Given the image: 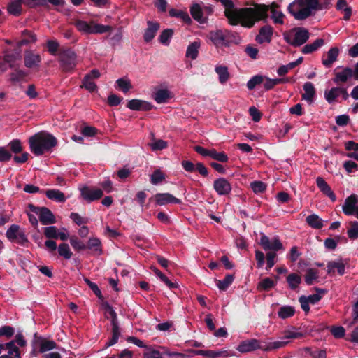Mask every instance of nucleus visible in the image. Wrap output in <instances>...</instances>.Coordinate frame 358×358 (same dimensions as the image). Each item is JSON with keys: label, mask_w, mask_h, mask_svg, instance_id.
<instances>
[{"label": "nucleus", "mask_w": 358, "mask_h": 358, "mask_svg": "<svg viewBox=\"0 0 358 358\" xmlns=\"http://www.w3.org/2000/svg\"><path fill=\"white\" fill-rule=\"evenodd\" d=\"M225 8L224 14L230 24L238 23L247 28L252 27L259 20H265L267 17L268 7L264 4H255L252 7L234 8L231 0H218Z\"/></svg>", "instance_id": "f257e3e1"}, {"label": "nucleus", "mask_w": 358, "mask_h": 358, "mask_svg": "<svg viewBox=\"0 0 358 358\" xmlns=\"http://www.w3.org/2000/svg\"><path fill=\"white\" fill-rule=\"evenodd\" d=\"M319 0H294L287 10L298 20H305L320 10Z\"/></svg>", "instance_id": "f03ea898"}, {"label": "nucleus", "mask_w": 358, "mask_h": 358, "mask_svg": "<svg viewBox=\"0 0 358 358\" xmlns=\"http://www.w3.org/2000/svg\"><path fill=\"white\" fill-rule=\"evenodd\" d=\"M29 142L30 150L37 156L42 155L57 143L55 136L45 132H39L31 136Z\"/></svg>", "instance_id": "7ed1b4c3"}, {"label": "nucleus", "mask_w": 358, "mask_h": 358, "mask_svg": "<svg viewBox=\"0 0 358 358\" xmlns=\"http://www.w3.org/2000/svg\"><path fill=\"white\" fill-rule=\"evenodd\" d=\"M73 24L78 31L84 34H102L113 30L111 26L97 24L94 21L87 22L78 19Z\"/></svg>", "instance_id": "20e7f679"}, {"label": "nucleus", "mask_w": 358, "mask_h": 358, "mask_svg": "<svg viewBox=\"0 0 358 358\" xmlns=\"http://www.w3.org/2000/svg\"><path fill=\"white\" fill-rule=\"evenodd\" d=\"M208 38L217 49L229 47L234 42V34L225 29L210 31L208 33Z\"/></svg>", "instance_id": "39448f33"}, {"label": "nucleus", "mask_w": 358, "mask_h": 358, "mask_svg": "<svg viewBox=\"0 0 358 358\" xmlns=\"http://www.w3.org/2000/svg\"><path fill=\"white\" fill-rule=\"evenodd\" d=\"M309 37L310 33L304 27H295L283 33L284 40L294 47L303 45Z\"/></svg>", "instance_id": "423d86ee"}, {"label": "nucleus", "mask_w": 358, "mask_h": 358, "mask_svg": "<svg viewBox=\"0 0 358 358\" xmlns=\"http://www.w3.org/2000/svg\"><path fill=\"white\" fill-rule=\"evenodd\" d=\"M325 100L330 104L335 102L346 101L349 98L347 90L343 87H334L330 90H326L324 93Z\"/></svg>", "instance_id": "0eeeda50"}, {"label": "nucleus", "mask_w": 358, "mask_h": 358, "mask_svg": "<svg viewBox=\"0 0 358 358\" xmlns=\"http://www.w3.org/2000/svg\"><path fill=\"white\" fill-rule=\"evenodd\" d=\"M213 12V9L210 6H202L199 3H194L190 8V13L192 17L201 24L207 22V15Z\"/></svg>", "instance_id": "6e6552de"}, {"label": "nucleus", "mask_w": 358, "mask_h": 358, "mask_svg": "<svg viewBox=\"0 0 358 358\" xmlns=\"http://www.w3.org/2000/svg\"><path fill=\"white\" fill-rule=\"evenodd\" d=\"M259 244L264 250H272L275 252L283 250L284 247L278 236L269 238L262 234L260 237Z\"/></svg>", "instance_id": "1a4fd4ad"}, {"label": "nucleus", "mask_w": 358, "mask_h": 358, "mask_svg": "<svg viewBox=\"0 0 358 358\" xmlns=\"http://www.w3.org/2000/svg\"><path fill=\"white\" fill-rule=\"evenodd\" d=\"M29 208L33 213L38 215L39 220L42 224L48 225L56 222L53 213L48 208L45 207H35L33 205H30Z\"/></svg>", "instance_id": "9d476101"}, {"label": "nucleus", "mask_w": 358, "mask_h": 358, "mask_svg": "<svg viewBox=\"0 0 358 358\" xmlns=\"http://www.w3.org/2000/svg\"><path fill=\"white\" fill-rule=\"evenodd\" d=\"M76 54L71 50L62 52L59 57V62L63 70L69 71L73 70L76 65Z\"/></svg>", "instance_id": "9b49d317"}, {"label": "nucleus", "mask_w": 358, "mask_h": 358, "mask_svg": "<svg viewBox=\"0 0 358 358\" xmlns=\"http://www.w3.org/2000/svg\"><path fill=\"white\" fill-rule=\"evenodd\" d=\"M6 235L7 238L11 242H16L21 245L28 242L24 232L21 231L20 227L17 224H12L7 229Z\"/></svg>", "instance_id": "f8f14e48"}, {"label": "nucleus", "mask_w": 358, "mask_h": 358, "mask_svg": "<svg viewBox=\"0 0 358 358\" xmlns=\"http://www.w3.org/2000/svg\"><path fill=\"white\" fill-rule=\"evenodd\" d=\"M0 358H21V352L13 342L0 343Z\"/></svg>", "instance_id": "ddd939ff"}, {"label": "nucleus", "mask_w": 358, "mask_h": 358, "mask_svg": "<svg viewBox=\"0 0 358 358\" xmlns=\"http://www.w3.org/2000/svg\"><path fill=\"white\" fill-rule=\"evenodd\" d=\"M81 197L87 203H91L94 201L101 199L103 192L101 189L91 188L88 186L84 185L79 188Z\"/></svg>", "instance_id": "4468645a"}, {"label": "nucleus", "mask_w": 358, "mask_h": 358, "mask_svg": "<svg viewBox=\"0 0 358 358\" xmlns=\"http://www.w3.org/2000/svg\"><path fill=\"white\" fill-rule=\"evenodd\" d=\"M257 349L264 351L263 341L256 338L243 341L236 348V350L241 353L252 352Z\"/></svg>", "instance_id": "2eb2a0df"}, {"label": "nucleus", "mask_w": 358, "mask_h": 358, "mask_svg": "<svg viewBox=\"0 0 358 358\" xmlns=\"http://www.w3.org/2000/svg\"><path fill=\"white\" fill-rule=\"evenodd\" d=\"M358 196L351 194L346 198L342 206L343 212L346 215H355L358 218Z\"/></svg>", "instance_id": "dca6fc26"}, {"label": "nucleus", "mask_w": 358, "mask_h": 358, "mask_svg": "<svg viewBox=\"0 0 358 358\" xmlns=\"http://www.w3.org/2000/svg\"><path fill=\"white\" fill-rule=\"evenodd\" d=\"M194 354L196 355H201L206 358H220V357H228L234 355L231 351L227 350H194Z\"/></svg>", "instance_id": "f3484780"}, {"label": "nucleus", "mask_w": 358, "mask_h": 358, "mask_svg": "<svg viewBox=\"0 0 358 358\" xmlns=\"http://www.w3.org/2000/svg\"><path fill=\"white\" fill-rule=\"evenodd\" d=\"M22 58L21 51L16 50L15 52H10L6 51L4 52L3 57L1 59L4 62L5 71L8 67L14 68L17 61H20Z\"/></svg>", "instance_id": "a211bd4d"}, {"label": "nucleus", "mask_w": 358, "mask_h": 358, "mask_svg": "<svg viewBox=\"0 0 358 358\" xmlns=\"http://www.w3.org/2000/svg\"><path fill=\"white\" fill-rule=\"evenodd\" d=\"M213 188L220 196L227 195L231 191V185L224 178H219L213 182Z\"/></svg>", "instance_id": "6ab92c4d"}, {"label": "nucleus", "mask_w": 358, "mask_h": 358, "mask_svg": "<svg viewBox=\"0 0 358 358\" xmlns=\"http://www.w3.org/2000/svg\"><path fill=\"white\" fill-rule=\"evenodd\" d=\"M273 34V29L271 25H264L260 28L258 35L256 36V41L260 44L271 41Z\"/></svg>", "instance_id": "aec40b11"}, {"label": "nucleus", "mask_w": 358, "mask_h": 358, "mask_svg": "<svg viewBox=\"0 0 358 358\" xmlns=\"http://www.w3.org/2000/svg\"><path fill=\"white\" fill-rule=\"evenodd\" d=\"M155 203L157 206H164L169 203L180 204L181 200L169 193H157L155 195Z\"/></svg>", "instance_id": "412c9836"}, {"label": "nucleus", "mask_w": 358, "mask_h": 358, "mask_svg": "<svg viewBox=\"0 0 358 358\" xmlns=\"http://www.w3.org/2000/svg\"><path fill=\"white\" fill-rule=\"evenodd\" d=\"M340 50L337 47L331 48L327 53L322 57V64L327 68H329L337 60Z\"/></svg>", "instance_id": "4be33fe9"}, {"label": "nucleus", "mask_w": 358, "mask_h": 358, "mask_svg": "<svg viewBox=\"0 0 358 358\" xmlns=\"http://www.w3.org/2000/svg\"><path fill=\"white\" fill-rule=\"evenodd\" d=\"M147 24L148 27L145 29L143 39L146 43H150L155 37L160 25L159 23L154 21H148Z\"/></svg>", "instance_id": "5701e85b"}, {"label": "nucleus", "mask_w": 358, "mask_h": 358, "mask_svg": "<svg viewBox=\"0 0 358 358\" xmlns=\"http://www.w3.org/2000/svg\"><path fill=\"white\" fill-rule=\"evenodd\" d=\"M265 6L268 8V10H271V19H272L273 23L278 24H283L285 22L284 20H285V15L282 13V12L281 10H279L278 9V6L275 3H272L270 6H267V5H265ZM268 12V11H267V13ZM267 19H268V17H266V19L265 20H263V21L266 22Z\"/></svg>", "instance_id": "b1692460"}, {"label": "nucleus", "mask_w": 358, "mask_h": 358, "mask_svg": "<svg viewBox=\"0 0 358 358\" xmlns=\"http://www.w3.org/2000/svg\"><path fill=\"white\" fill-rule=\"evenodd\" d=\"M127 107L133 110L147 111L152 108V105L145 101L131 99L128 101Z\"/></svg>", "instance_id": "393cba45"}, {"label": "nucleus", "mask_w": 358, "mask_h": 358, "mask_svg": "<svg viewBox=\"0 0 358 358\" xmlns=\"http://www.w3.org/2000/svg\"><path fill=\"white\" fill-rule=\"evenodd\" d=\"M24 65L29 69L38 67L41 58L38 54H34L31 51H27L24 55Z\"/></svg>", "instance_id": "a878e982"}, {"label": "nucleus", "mask_w": 358, "mask_h": 358, "mask_svg": "<svg viewBox=\"0 0 358 358\" xmlns=\"http://www.w3.org/2000/svg\"><path fill=\"white\" fill-rule=\"evenodd\" d=\"M316 184L320 189V190L328 196L332 201H336V195L334 192L331 190L330 186L327 184V182L322 178L317 177L316 178Z\"/></svg>", "instance_id": "bb28decb"}, {"label": "nucleus", "mask_w": 358, "mask_h": 358, "mask_svg": "<svg viewBox=\"0 0 358 358\" xmlns=\"http://www.w3.org/2000/svg\"><path fill=\"white\" fill-rule=\"evenodd\" d=\"M354 77V71L352 68L345 67L341 71L336 72L334 78L335 83H345Z\"/></svg>", "instance_id": "cd10ccee"}, {"label": "nucleus", "mask_w": 358, "mask_h": 358, "mask_svg": "<svg viewBox=\"0 0 358 358\" xmlns=\"http://www.w3.org/2000/svg\"><path fill=\"white\" fill-rule=\"evenodd\" d=\"M152 97L157 103H164L172 97L171 92L167 89H157L154 92Z\"/></svg>", "instance_id": "c85d7f7f"}, {"label": "nucleus", "mask_w": 358, "mask_h": 358, "mask_svg": "<svg viewBox=\"0 0 358 358\" xmlns=\"http://www.w3.org/2000/svg\"><path fill=\"white\" fill-rule=\"evenodd\" d=\"M215 71L218 76V80L220 84L224 85L230 78V73L228 67L224 65H217L215 67Z\"/></svg>", "instance_id": "c756f323"}, {"label": "nucleus", "mask_w": 358, "mask_h": 358, "mask_svg": "<svg viewBox=\"0 0 358 358\" xmlns=\"http://www.w3.org/2000/svg\"><path fill=\"white\" fill-rule=\"evenodd\" d=\"M287 345V341L284 340V336L275 341L266 342L263 341L264 351H271L282 348Z\"/></svg>", "instance_id": "7c9ffc66"}, {"label": "nucleus", "mask_w": 358, "mask_h": 358, "mask_svg": "<svg viewBox=\"0 0 358 358\" xmlns=\"http://www.w3.org/2000/svg\"><path fill=\"white\" fill-rule=\"evenodd\" d=\"M336 271H337L340 275H343L345 273V265L341 260L336 262L331 261L328 262L327 273L329 274H334Z\"/></svg>", "instance_id": "2f4dec72"}, {"label": "nucleus", "mask_w": 358, "mask_h": 358, "mask_svg": "<svg viewBox=\"0 0 358 358\" xmlns=\"http://www.w3.org/2000/svg\"><path fill=\"white\" fill-rule=\"evenodd\" d=\"M22 40L17 43V47L20 48L22 45H27L36 41V36L31 31L24 30L22 32Z\"/></svg>", "instance_id": "473e14b6"}, {"label": "nucleus", "mask_w": 358, "mask_h": 358, "mask_svg": "<svg viewBox=\"0 0 358 358\" xmlns=\"http://www.w3.org/2000/svg\"><path fill=\"white\" fill-rule=\"evenodd\" d=\"M303 90L304 93L302 94V99L309 103H312L315 95V89L313 84L310 82L305 83Z\"/></svg>", "instance_id": "72a5a7b5"}, {"label": "nucleus", "mask_w": 358, "mask_h": 358, "mask_svg": "<svg viewBox=\"0 0 358 358\" xmlns=\"http://www.w3.org/2000/svg\"><path fill=\"white\" fill-rule=\"evenodd\" d=\"M306 222L309 227L315 229H320L323 227V220L317 215V214H311L308 215Z\"/></svg>", "instance_id": "f704fd0d"}, {"label": "nucleus", "mask_w": 358, "mask_h": 358, "mask_svg": "<svg viewBox=\"0 0 358 358\" xmlns=\"http://www.w3.org/2000/svg\"><path fill=\"white\" fill-rule=\"evenodd\" d=\"M86 248L91 250L96 255L102 254L101 242L96 237L90 238L88 240Z\"/></svg>", "instance_id": "c9c22d12"}, {"label": "nucleus", "mask_w": 358, "mask_h": 358, "mask_svg": "<svg viewBox=\"0 0 358 358\" xmlns=\"http://www.w3.org/2000/svg\"><path fill=\"white\" fill-rule=\"evenodd\" d=\"M45 194L48 199L57 202L63 203L66 199L64 194L59 189H48Z\"/></svg>", "instance_id": "e433bc0d"}, {"label": "nucleus", "mask_w": 358, "mask_h": 358, "mask_svg": "<svg viewBox=\"0 0 358 358\" xmlns=\"http://www.w3.org/2000/svg\"><path fill=\"white\" fill-rule=\"evenodd\" d=\"M36 344H38L39 348V352L41 353H44L45 352L50 351L56 348L57 344L53 341L46 340L43 338H40L36 341Z\"/></svg>", "instance_id": "4c0bfd02"}, {"label": "nucleus", "mask_w": 358, "mask_h": 358, "mask_svg": "<svg viewBox=\"0 0 358 358\" xmlns=\"http://www.w3.org/2000/svg\"><path fill=\"white\" fill-rule=\"evenodd\" d=\"M324 44V41L322 38H317L314 41L313 43L306 44L304 45L301 50L303 54H310L312 53L320 48H321Z\"/></svg>", "instance_id": "58836bf2"}, {"label": "nucleus", "mask_w": 358, "mask_h": 358, "mask_svg": "<svg viewBox=\"0 0 358 358\" xmlns=\"http://www.w3.org/2000/svg\"><path fill=\"white\" fill-rule=\"evenodd\" d=\"M286 280L289 288L292 290H296L301 282V278L299 274L292 273L287 276Z\"/></svg>", "instance_id": "ea45409f"}, {"label": "nucleus", "mask_w": 358, "mask_h": 358, "mask_svg": "<svg viewBox=\"0 0 358 358\" xmlns=\"http://www.w3.org/2000/svg\"><path fill=\"white\" fill-rule=\"evenodd\" d=\"M201 43L199 41H194L191 43L187 48L186 57L192 59H196L199 54V48Z\"/></svg>", "instance_id": "a19ab883"}, {"label": "nucleus", "mask_w": 358, "mask_h": 358, "mask_svg": "<svg viewBox=\"0 0 358 358\" xmlns=\"http://www.w3.org/2000/svg\"><path fill=\"white\" fill-rule=\"evenodd\" d=\"M112 326V337L106 343V348L110 347L116 344L118 341L119 338L121 336V331L118 324H114Z\"/></svg>", "instance_id": "79ce46f5"}, {"label": "nucleus", "mask_w": 358, "mask_h": 358, "mask_svg": "<svg viewBox=\"0 0 358 358\" xmlns=\"http://www.w3.org/2000/svg\"><path fill=\"white\" fill-rule=\"evenodd\" d=\"M336 8L344 13L343 20L347 21L352 15V8L347 3L345 0H338L336 3Z\"/></svg>", "instance_id": "37998d69"}, {"label": "nucleus", "mask_w": 358, "mask_h": 358, "mask_svg": "<svg viewBox=\"0 0 358 358\" xmlns=\"http://www.w3.org/2000/svg\"><path fill=\"white\" fill-rule=\"evenodd\" d=\"M103 306L105 310V316L106 318H110L111 325L118 324L117 313L113 307L108 303H105Z\"/></svg>", "instance_id": "c03bdc74"}, {"label": "nucleus", "mask_w": 358, "mask_h": 358, "mask_svg": "<svg viewBox=\"0 0 358 358\" xmlns=\"http://www.w3.org/2000/svg\"><path fill=\"white\" fill-rule=\"evenodd\" d=\"M27 76V72L23 69H15L10 73V80L13 83L21 82Z\"/></svg>", "instance_id": "a18cd8bd"}, {"label": "nucleus", "mask_w": 358, "mask_h": 358, "mask_svg": "<svg viewBox=\"0 0 358 358\" xmlns=\"http://www.w3.org/2000/svg\"><path fill=\"white\" fill-rule=\"evenodd\" d=\"M166 178V174L159 169H155L150 175V182L157 185L162 182Z\"/></svg>", "instance_id": "49530a36"}, {"label": "nucleus", "mask_w": 358, "mask_h": 358, "mask_svg": "<svg viewBox=\"0 0 358 358\" xmlns=\"http://www.w3.org/2000/svg\"><path fill=\"white\" fill-rule=\"evenodd\" d=\"M295 313V309L291 306H283L280 308L278 315L281 319H287L292 317Z\"/></svg>", "instance_id": "de8ad7c7"}, {"label": "nucleus", "mask_w": 358, "mask_h": 358, "mask_svg": "<svg viewBox=\"0 0 358 358\" xmlns=\"http://www.w3.org/2000/svg\"><path fill=\"white\" fill-rule=\"evenodd\" d=\"M169 15L171 17L180 18L183 22L187 24H190L192 22L190 17L189 16L188 13L185 11L172 8L169 10Z\"/></svg>", "instance_id": "09e8293b"}, {"label": "nucleus", "mask_w": 358, "mask_h": 358, "mask_svg": "<svg viewBox=\"0 0 358 358\" xmlns=\"http://www.w3.org/2000/svg\"><path fill=\"white\" fill-rule=\"evenodd\" d=\"M22 11V1L14 0L8 6V12L15 16L20 15Z\"/></svg>", "instance_id": "8fccbe9b"}, {"label": "nucleus", "mask_w": 358, "mask_h": 358, "mask_svg": "<svg viewBox=\"0 0 358 358\" xmlns=\"http://www.w3.org/2000/svg\"><path fill=\"white\" fill-rule=\"evenodd\" d=\"M173 35V31L171 29H166L162 31L159 36V42L164 45H169L171 42V39Z\"/></svg>", "instance_id": "3c124183"}, {"label": "nucleus", "mask_w": 358, "mask_h": 358, "mask_svg": "<svg viewBox=\"0 0 358 358\" xmlns=\"http://www.w3.org/2000/svg\"><path fill=\"white\" fill-rule=\"evenodd\" d=\"M234 279L233 275L228 274L222 280H216V285L220 290L225 291L231 285Z\"/></svg>", "instance_id": "603ef678"}, {"label": "nucleus", "mask_w": 358, "mask_h": 358, "mask_svg": "<svg viewBox=\"0 0 358 358\" xmlns=\"http://www.w3.org/2000/svg\"><path fill=\"white\" fill-rule=\"evenodd\" d=\"M283 336L284 340L286 341L288 344L290 340L301 338L304 336V334L295 329H292L291 330L286 331Z\"/></svg>", "instance_id": "864d4df0"}, {"label": "nucleus", "mask_w": 358, "mask_h": 358, "mask_svg": "<svg viewBox=\"0 0 358 358\" xmlns=\"http://www.w3.org/2000/svg\"><path fill=\"white\" fill-rule=\"evenodd\" d=\"M117 87L124 93H127L131 87V84L128 78H121L116 80Z\"/></svg>", "instance_id": "5fc2aeb1"}, {"label": "nucleus", "mask_w": 358, "mask_h": 358, "mask_svg": "<svg viewBox=\"0 0 358 358\" xmlns=\"http://www.w3.org/2000/svg\"><path fill=\"white\" fill-rule=\"evenodd\" d=\"M318 271L314 268H309L306 271V274L305 275V282L308 285H311L313 284L314 280L318 278Z\"/></svg>", "instance_id": "6e6d98bb"}, {"label": "nucleus", "mask_w": 358, "mask_h": 358, "mask_svg": "<svg viewBox=\"0 0 358 358\" xmlns=\"http://www.w3.org/2000/svg\"><path fill=\"white\" fill-rule=\"evenodd\" d=\"M264 76L261 75H256L252 76L247 83V87L248 90H253L257 85H260L264 82Z\"/></svg>", "instance_id": "4d7b16f0"}, {"label": "nucleus", "mask_w": 358, "mask_h": 358, "mask_svg": "<svg viewBox=\"0 0 358 358\" xmlns=\"http://www.w3.org/2000/svg\"><path fill=\"white\" fill-rule=\"evenodd\" d=\"M58 253L61 257L66 259H69L72 257V252L66 243H62L58 247Z\"/></svg>", "instance_id": "13d9d810"}, {"label": "nucleus", "mask_w": 358, "mask_h": 358, "mask_svg": "<svg viewBox=\"0 0 358 358\" xmlns=\"http://www.w3.org/2000/svg\"><path fill=\"white\" fill-rule=\"evenodd\" d=\"M210 158L220 162H227L229 157L224 152H217L215 149H212Z\"/></svg>", "instance_id": "bf43d9fd"}, {"label": "nucleus", "mask_w": 358, "mask_h": 358, "mask_svg": "<svg viewBox=\"0 0 358 358\" xmlns=\"http://www.w3.org/2000/svg\"><path fill=\"white\" fill-rule=\"evenodd\" d=\"M350 225V227L347 231L348 236L350 239H357L358 238V222H351Z\"/></svg>", "instance_id": "052dcab7"}, {"label": "nucleus", "mask_w": 358, "mask_h": 358, "mask_svg": "<svg viewBox=\"0 0 358 358\" xmlns=\"http://www.w3.org/2000/svg\"><path fill=\"white\" fill-rule=\"evenodd\" d=\"M81 87L85 88L90 92H95L97 90V86L94 82L85 76L83 79Z\"/></svg>", "instance_id": "680f3d73"}, {"label": "nucleus", "mask_w": 358, "mask_h": 358, "mask_svg": "<svg viewBox=\"0 0 358 358\" xmlns=\"http://www.w3.org/2000/svg\"><path fill=\"white\" fill-rule=\"evenodd\" d=\"M275 283L273 280L269 278H266L261 280L258 284V289L264 291L269 290L274 287Z\"/></svg>", "instance_id": "e2e57ef3"}, {"label": "nucleus", "mask_w": 358, "mask_h": 358, "mask_svg": "<svg viewBox=\"0 0 358 358\" xmlns=\"http://www.w3.org/2000/svg\"><path fill=\"white\" fill-rule=\"evenodd\" d=\"M150 146L153 151H157L166 148L168 146V144L166 141L158 139L150 143Z\"/></svg>", "instance_id": "0e129e2a"}, {"label": "nucleus", "mask_w": 358, "mask_h": 358, "mask_svg": "<svg viewBox=\"0 0 358 358\" xmlns=\"http://www.w3.org/2000/svg\"><path fill=\"white\" fill-rule=\"evenodd\" d=\"M146 350L147 351L143 353L144 358H164L162 354L159 350H155L150 346Z\"/></svg>", "instance_id": "69168bd1"}, {"label": "nucleus", "mask_w": 358, "mask_h": 358, "mask_svg": "<svg viewBox=\"0 0 358 358\" xmlns=\"http://www.w3.org/2000/svg\"><path fill=\"white\" fill-rule=\"evenodd\" d=\"M305 350L307 352L310 358H326V351L324 350H312L309 348H306Z\"/></svg>", "instance_id": "338daca9"}, {"label": "nucleus", "mask_w": 358, "mask_h": 358, "mask_svg": "<svg viewBox=\"0 0 358 358\" xmlns=\"http://www.w3.org/2000/svg\"><path fill=\"white\" fill-rule=\"evenodd\" d=\"M71 246L76 250H83L86 249V245L80 241L76 236H72L70 238Z\"/></svg>", "instance_id": "774afa93"}]
</instances>
